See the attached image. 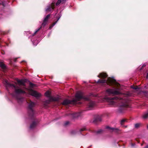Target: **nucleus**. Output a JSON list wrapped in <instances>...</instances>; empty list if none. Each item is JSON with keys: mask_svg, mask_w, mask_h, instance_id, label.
Here are the masks:
<instances>
[{"mask_svg": "<svg viewBox=\"0 0 148 148\" xmlns=\"http://www.w3.org/2000/svg\"><path fill=\"white\" fill-rule=\"evenodd\" d=\"M29 118L31 119L34 120V121L32 122L30 125L29 128L30 129H32L36 127L37 124L38 123V121L37 119L35 118V117L33 119H32L29 117Z\"/></svg>", "mask_w": 148, "mask_h": 148, "instance_id": "nucleus-7", "label": "nucleus"}, {"mask_svg": "<svg viewBox=\"0 0 148 148\" xmlns=\"http://www.w3.org/2000/svg\"><path fill=\"white\" fill-rule=\"evenodd\" d=\"M97 76L99 78H101L103 79H99L97 82V83H106L110 85H114L118 86L120 85L118 83L116 82V80L114 79L109 77L108 78L107 80H105V79L108 76V75L106 73H100L99 75H98Z\"/></svg>", "mask_w": 148, "mask_h": 148, "instance_id": "nucleus-2", "label": "nucleus"}, {"mask_svg": "<svg viewBox=\"0 0 148 148\" xmlns=\"http://www.w3.org/2000/svg\"><path fill=\"white\" fill-rule=\"evenodd\" d=\"M127 122V120L126 119H123L121 120V125H123L124 124L125 122Z\"/></svg>", "mask_w": 148, "mask_h": 148, "instance_id": "nucleus-21", "label": "nucleus"}, {"mask_svg": "<svg viewBox=\"0 0 148 148\" xmlns=\"http://www.w3.org/2000/svg\"><path fill=\"white\" fill-rule=\"evenodd\" d=\"M45 95L46 96L48 97H49L50 95V93L48 91H47L45 92Z\"/></svg>", "mask_w": 148, "mask_h": 148, "instance_id": "nucleus-23", "label": "nucleus"}, {"mask_svg": "<svg viewBox=\"0 0 148 148\" xmlns=\"http://www.w3.org/2000/svg\"><path fill=\"white\" fill-rule=\"evenodd\" d=\"M55 3L54 2L52 3L51 4L49 5L47 7V8L46 9V11L50 12L52 10H53L55 8Z\"/></svg>", "mask_w": 148, "mask_h": 148, "instance_id": "nucleus-11", "label": "nucleus"}, {"mask_svg": "<svg viewBox=\"0 0 148 148\" xmlns=\"http://www.w3.org/2000/svg\"><path fill=\"white\" fill-rule=\"evenodd\" d=\"M95 102L92 101H89L87 104V107L88 109L86 110H90L91 108H93L95 105Z\"/></svg>", "mask_w": 148, "mask_h": 148, "instance_id": "nucleus-10", "label": "nucleus"}, {"mask_svg": "<svg viewBox=\"0 0 148 148\" xmlns=\"http://www.w3.org/2000/svg\"><path fill=\"white\" fill-rule=\"evenodd\" d=\"M17 82L18 84H20V85L24 86H25V82L23 80H18L17 81Z\"/></svg>", "mask_w": 148, "mask_h": 148, "instance_id": "nucleus-18", "label": "nucleus"}, {"mask_svg": "<svg viewBox=\"0 0 148 148\" xmlns=\"http://www.w3.org/2000/svg\"><path fill=\"white\" fill-rule=\"evenodd\" d=\"M132 88L133 89H138V87L137 86H133V87H132Z\"/></svg>", "mask_w": 148, "mask_h": 148, "instance_id": "nucleus-31", "label": "nucleus"}, {"mask_svg": "<svg viewBox=\"0 0 148 148\" xmlns=\"http://www.w3.org/2000/svg\"><path fill=\"white\" fill-rule=\"evenodd\" d=\"M61 0H58L56 3V5L57 6L59 5L62 2Z\"/></svg>", "mask_w": 148, "mask_h": 148, "instance_id": "nucleus-24", "label": "nucleus"}, {"mask_svg": "<svg viewBox=\"0 0 148 148\" xmlns=\"http://www.w3.org/2000/svg\"><path fill=\"white\" fill-rule=\"evenodd\" d=\"M51 102V100H46L44 102V107H46Z\"/></svg>", "mask_w": 148, "mask_h": 148, "instance_id": "nucleus-17", "label": "nucleus"}, {"mask_svg": "<svg viewBox=\"0 0 148 148\" xmlns=\"http://www.w3.org/2000/svg\"><path fill=\"white\" fill-rule=\"evenodd\" d=\"M29 84L30 87L31 88L33 87L35 85L34 84L32 83L31 82H30Z\"/></svg>", "mask_w": 148, "mask_h": 148, "instance_id": "nucleus-25", "label": "nucleus"}, {"mask_svg": "<svg viewBox=\"0 0 148 148\" xmlns=\"http://www.w3.org/2000/svg\"><path fill=\"white\" fill-rule=\"evenodd\" d=\"M66 0H61L62 3H64L66 1Z\"/></svg>", "mask_w": 148, "mask_h": 148, "instance_id": "nucleus-33", "label": "nucleus"}, {"mask_svg": "<svg viewBox=\"0 0 148 148\" xmlns=\"http://www.w3.org/2000/svg\"><path fill=\"white\" fill-rule=\"evenodd\" d=\"M0 67L3 70L6 69L7 68V67L5 64L1 62H0Z\"/></svg>", "mask_w": 148, "mask_h": 148, "instance_id": "nucleus-15", "label": "nucleus"}, {"mask_svg": "<svg viewBox=\"0 0 148 148\" xmlns=\"http://www.w3.org/2000/svg\"><path fill=\"white\" fill-rule=\"evenodd\" d=\"M104 98L109 105H114L116 103H119L120 107L118 111L120 113L123 112L125 110V108L128 107L129 106L127 102L125 100L116 96H106Z\"/></svg>", "mask_w": 148, "mask_h": 148, "instance_id": "nucleus-1", "label": "nucleus"}, {"mask_svg": "<svg viewBox=\"0 0 148 148\" xmlns=\"http://www.w3.org/2000/svg\"><path fill=\"white\" fill-rule=\"evenodd\" d=\"M50 16V14H48V15L46 16L44 18V20L45 21H47L48 20V19L49 18Z\"/></svg>", "mask_w": 148, "mask_h": 148, "instance_id": "nucleus-22", "label": "nucleus"}, {"mask_svg": "<svg viewBox=\"0 0 148 148\" xmlns=\"http://www.w3.org/2000/svg\"><path fill=\"white\" fill-rule=\"evenodd\" d=\"M54 100L55 101H57V100L56 99H55Z\"/></svg>", "mask_w": 148, "mask_h": 148, "instance_id": "nucleus-39", "label": "nucleus"}, {"mask_svg": "<svg viewBox=\"0 0 148 148\" xmlns=\"http://www.w3.org/2000/svg\"><path fill=\"white\" fill-rule=\"evenodd\" d=\"M106 91L110 95H118L120 94V92L118 91L109 88Z\"/></svg>", "mask_w": 148, "mask_h": 148, "instance_id": "nucleus-9", "label": "nucleus"}, {"mask_svg": "<svg viewBox=\"0 0 148 148\" xmlns=\"http://www.w3.org/2000/svg\"><path fill=\"white\" fill-rule=\"evenodd\" d=\"M144 148H148V145H147Z\"/></svg>", "mask_w": 148, "mask_h": 148, "instance_id": "nucleus-35", "label": "nucleus"}, {"mask_svg": "<svg viewBox=\"0 0 148 148\" xmlns=\"http://www.w3.org/2000/svg\"><path fill=\"white\" fill-rule=\"evenodd\" d=\"M146 66V65L144 64L142 66V68L145 67Z\"/></svg>", "mask_w": 148, "mask_h": 148, "instance_id": "nucleus-34", "label": "nucleus"}, {"mask_svg": "<svg viewBox=\"0 0 148 148\" xmlns=\"http://www.w3.org/2000/svg\"><path fill=\"white\" fill-rule=\"evenodd\" d=\"M0 4L2 5L4 7L5 6L4 3L3 1H2L0 3Z\"/></svg>", "mask_w": 148, "mask_h": 148, "instance_id": "nucleus-30", "label": "nucleus"}, {"mask_svg": "<svg viewBox=\"0 0 148 148\" xmlns=\"http://www.w3.org/2000/svg\"><path fill=\"white\" fill-rule=\"evenodd\" d=\"M143 118L144 119H146L148 118V110L147 112H145L143 114Z\"/></svg>", "mask_w": 148, "mask_h": 148, "instance_id": "nucleus-19", "label": "nucleus"}, {"mask_svg": "<svg viewBox=\"0 0 148 148\" xmlns=\"http://www.w3.org/2000/svg\"><path fill=\"white\" fill-rule=\"evenodd\" d=\"M124 127H125V128H126V127H127V126H125Z\"/></svg>", "mask_w": 148, "mask_h": 148, "instance_id": "nucleus-37", "label": "nucleus"}, {"mask_svg": "<svg viewBox=\"0 0 148 148\" xmlns=\"http://www.w3.org/2000/svg\"><path fill=\"white\" fill-rule=\"evenodd\" d=\"M4 84L6 88L11 87L14 90L13 93L12 94L14 97H17V95L25 94L26 93L25 91L20 88L17 84L15 85L13 84H10L6 80L4 81Z\"/></svg>", "mask_w": 148, "mask_h": 148, "instance_id": "nucleus-3", "label": "nucleus"}, {"mask_svg": "<svg viewBox=\"0 0 148 148\" xmlns=\"http://www.w3.org/2000/svg\"><path fill=\"white\" fill-rule=\"evenodd\" d=\"M106 128L111 132H114L117 134H120L121 133V130L118 128L110 127L108 126L106 127Z\"/></svg>", "mask_w": 148, "mask_h": 148, "instance_id": "nucleus-8", "label": "nucleus"}, {"mask_svg": "<svg viewBox=\"0 0 148 148\" xmlns=\"http://www.w3.org/2000/svg\"><path fill=\"white\" fill-rule=\"evenodd\" d=\"M101 120V117L98 116L95 118V119L93 121V122L95 124H97L98 123L100 122Z\"/></svg>", "mask_w": 148, "mask_h": 148, "instance_id": "nucleus-14", "label": "nucleus"}, {"mask_svg": "<svg viewBox=\"0 0 148 148\" xmlns=\"http://www.w3.org/2000/svg\"><path fill=\"white\" fill-rule=\"evenodd\" d=\"M28 105V115L29 117L32 119H33L35 117V112L33 108L35 106V103L34 102L30 100H28L27 101Z\"/></svg>", "mask_w": 148, "mask_h": 148, "instance_id": "nucleus-5", "label": "nucleus"}, {"mask_svg": "<svg viewBox=\"0 0 148 148\" xmlns=\"http://www.w3.org/2000/svg\"><path fill=\"white\" fill-rule=\"evenodd\" d=\"M147 128L148 129V125L147 126Z\"/></svg>", "mask_w": 148, "mask_h": 148, "instance_id": "nucleus-40", "label": "nucleus"}, {"mask_svg": "<svg viewBox=\"0 0 148 148\" xmlns=\"http://www.w3.org/2000/svg\"><path fill=\"white\" fill-rule=\"evenodd\" d=\"M28 91L29 95L36 98H38L41 96L40 93H39L36 91L33 90L32 89H28Z\"/></svg>", "mask_w": 148, "mask_h": 148, "instance_id": "nucleus-6", "label": "nucleus"}, {"mask_svg": "<svg viewBox=\"0 0 148 148\" xmlns=\"http://www.w3.org/2000/svg\"><path fill=\"white\" fill-rule=\"evenodd\" d=\"M58 15H59V16L58 17H57V21L54 22L52 24V26L51 27H50L49 28H51V27H53V26L56 24V23L58 21V20H59V19H60V17H61V16H60V14H58Z\"/></svg>", "mask_w": 148, "mask_h": 148, "instance_id": "nucleus-20", "label": "nucleus"}, {"mask_svg": "<svg viewBox=\"0 0 148 148\" xmlns=\"http://www.w3.org/2000/svg\"><path fill=\"white\" fill-rule=\"evenodd\" d=\"M89 99V98L88 97L84 95L82 93H77L75 95V99L71 101L68 99H66L61 103V104L64 106L67 105L71 104L72 103H75L77 101H79L82 99L85 101H88Z\"/></svg>", "mask_w": 148, "mask_h": 148, "instance_id": "nucleus-4", "label": "nucleus"}, {"mask_svg": "<svg viewBox=\"0 0 148 148\" xmlns=\"http://www.w3.org/2000/svg\"><path fill=\"white\" fill-rule=\"evenodd\" d=\"M144 95L146 96H148V92L147 91H145L143 92Z\"/></svg>", "mask_w": 148, "mask_h": 148, "instance_id": "nucleus-27", "label": "nucleus"}, {"mask_svg": "<svg viewBox=\"0 0 148 148\" xmlns=\"http://www.w3.org/2000/svg\"><path fill=\"white\" fill-rule=\"evenodd\" d=\"M142 124L141 123H136L134 124V128L137 129L142 126Z\"/></svg>", "mask_w": 148, "mask_h": 148, "instance_id": "nucleus-16", "label": "nucleus"}, {"mask_svg": "<svg viewBox=\"0 0 148 148\" xmlns=\"http://www.w3.org/2000/svg\"><path fill=\"white\" fill-rule=\"evenodd\" d=\"M1 52L2 54L4 55L5 54V53L4 50H1Z\"/></svg>", "mask_w": 148, "mask_h": 148, "instance_id": "nucleus-32", "label": "nucleus"}, {"mask_svg": "<svg viewBox=\"0 0 148 148\" xmlns=\"http://www.w3.org/2000/svg\"><path fill=\"white\" fill-rule=\"evenodd\" d=\"M47 23V21H45L43 20V23L42 24V26H41L40 28H39L38 29H37L35 32L32 34V36H35L36 33L39 31L41 28L42 27V26H43V27H44L45 25H46Z\"/></svg>", "mask_w": 148, "mask_h": 148, "instance_id": "nucleus-13", "label": "nucleus"}, {"mask_svg": "<svg viewBox=\"0 0 148 148\" xmlns=\"http://www.w3.org/2000/svg\"><path fill=\"white\" fill-rule=\"evenodd\" d=\"M102 130H99L97 131V132H96V133L97 134H100L102 133Z\"/></svg>", "mask_w": 148, "mask_h": 148, "instance_id": "nucleus-26", "label": "nucleus"}, {"mask_svg": "<svg viewBox=\"0 0 148 148\" xmlns=\"http://www.w3.org/2000/svg\"><path fill=\"white\" fill-rule=\"evenodd\" d=\"M135 145L134 144L132 143V146H134Z\"/></svg>", "mask_w": 148, "mask_h": 148, "instance_id": "nucleus-36", "label": "nucleus"}, {"mask_svg": "<svg viewBox=\"0 0 148 148\" xmlns=\"http://www.w3.org/2000/svg\"><path fill=\"white\" fill-rule=\"evenodd\" d=\"M147 77L148 78V73L147 74Z\"/></svg>", "mask_w": 148, "mask_h": 148, "instance_id": "nucleus-38", "label": "nucleus"}, {"mask_svg": "<svg viewBox=\"0 0 148 148\" xmlns=\"http://www.w3.org/2000/svg\"><path fill=\"white\" fill-rule=\"evenodd\" d=\"M81 114L79 112L69 113L68 116H70L73 119L77 118L80 116Z\"/></svg>", "mask_w": 148, "mask_h": 148, "instance_id": "nucleus-12", "label": "nucleus"}, {"mask_svg": "<svg viewBox=\"0 0 148 148\" xmlns=\"http://www.w3.org/2000/svg\"><path fill=\"white\" fill-rule=\"evenodd\" d=\"M70 123V122L69 121H66L64 123V125L65 126H66L68 125Z\"/></svg>", "mask_w": 148, "mask_h": 148, "instance_id": "nucleus-29", "label": "nucleus"}, {"mask_svg": "<svg viewBox=\"0 0 148 148\" xmlns=\"http://www.w3.org/2000/svg\"><path fill=\"white\" fill-rule=\"evenodd\" d=\"M86 130V128L85 127H83V128H82L80 130V132H81L82 131Z\"/></svg>", "mask_w": 148, "mask_h": 148, "instance_id": "nucleus-28", "label": "nucleus"}]
</instances>
